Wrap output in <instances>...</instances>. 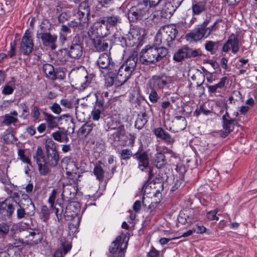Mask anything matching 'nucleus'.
I'll list each match as a JSON object with an SVG mask.
<instances>
[{
    "instance_id": "obj_1",
    "label": "nucleus",
    "mask_w": 257,
    "mask_h": 257,
    "mask_svg": "<svg viewBox=\"0 0 257 257\" xmlns=\"http://www.w3.org/2000/svg\"><path fill=\"white\" fill-rule=\"evenodd\" d=\"M147 46L145 49H142L140 53V61L145 65L154 64L160 61L168 54V50L164 47H157Z\"/></svg>"
},
{
    "instance_id": "obj_2",
    "label": "nucleus",
    "mask_w": 257,
    "mask_h": 257,
    "mask_svg": "<svg viewBox=\"0 0 257 257\" xmlns=\"http://www.w3.org/2000/svg\"><path fill=\"white\" fill-rule=\"evenodd\" d=\"M178 34L176 26L173 25L161 27L158 31L154 39V44L162 47H171Z\"/></svg>"
},
{
    "instance_id": "obj_3",
    "label": "nucleus",
    "mask_w": 257,
    "mask_h": 257,
    "mask_svg": "<svg viewBox=\"0 0 257 257\" xmlns=\"http://www.w3.org/2000/svg\"><path fill=\"white\" fill-rule=\"evenodd\" d=\"M150 9L149 2L144 0L130 8L127 13L128 19L130 22H134L146 18L148 15Z\"/></svg>"
},
{
    "instance_id": "obj_4",
    "label": "nucleus",
    "mask_w": 257,
    "mask_h": 257,
    "mask_svg": "<svg viewBox=\"0 0 257 257\" xmlns=\"http://www.w3.org/2000/svg\"><path fill=\"white\" fill-rule=\"evenodd\" d=\"M201 54V51L199 50L193 49L188 46H184L174 54L173 59L177 62H181L184 58L196 57Z\"/></svg>"
},
{
    "instance_id": "obj_5",
    "label": "nucleus",
    "mask_w": 257,
    "mask_h": 257,
    "mask_svg": "<svg viewBox=\"0 0 257 257\" xmlns=\"http://www.w3.org/2000/svg\"><path fill=\"white\" fill-rule=\"evenodd\" d=\"M16 209V216L18 219H27L35 214V207L31 206H27L23 204L22 201L15 202Z\"/></svg>"
},
{
    "instance_id": "obj_6",
    "label": "nucleus",
    "mask_w": 257,
    "mask_h": 257,
    "mask_svg": "<svg viewBox=\"0 0 257 257\" xmlns=\"http://www.w3.org/2000/svg\"><path fill=\"white\" fill-rule=\"evenodd\" d=\"M67 52L68 55L73 59H78L82 56L83 48L79 36H75L74 37Z\"/></svg>"
},
{
    "instance_id": "obj_7",
    "label": "nucleus",
    "mask_w": 257,
    "mask_h": 257,
    "mask_svg": "<svg viewBox=\"0 0 257 257\" xmlns=\"http://www.w3.org/2000/svg\"><path fill=\"white\" fill-rule=\"evenodd\" d=\"M34 43L32 39V34L29 30L26 31L21 43V51L25 55H29L33 51Z\"/></svg>"
},
{
    "instance_id": "obj_8",
    "label": "nucleus",
    "mask_w": 257,
    "mask_h": 257,
    "mask_svg": "<svg viewBox=\"0 0 257 257\" xmlns=\"http://www.w3.org/2000/svg\"><path fill=\"white\" fill-rule=\"evenodd\" d=\"M65 169L67 178L74 180V182L80 177L78 164L74 160L69 159L67 161Z\"/></svg>"
},
{
    "instance_id": "obj_9",
    "label": "nucleus",
    "mask_w": 257,
    "mask_h": 257,
    "mask_svg": "<svg viewBox=\"0 0 257 257\" xmlns=\"http://www.w3.org/2000/svg\"><path fill=\"white\" fill-rule=\"evenodd\" d=\"M15 209V203H14L10 199L0 202V214L5 219L11 218Z\"/></svg>"
},
{
    "instance_id": "obj_10",
    "label": "nucleus",
    "mask_w": 257,
    "mask_h": 257,
    "mask_svg": "<svg viewBox=\"0 0 257 257\" xmlns=\"http://www.w3.org/2000/svg\"><path fill=\"white\" fill-rule=\"evenodd\" d=\"M91 29L98 37H104L108 34V28L103 17L99 18L94 23Z\"/></svg>"
},
{
    "instance_id": "obj_11",
    "label": "nucleus",
    "mask_w": 257,
    "mask_h": 257,
    "mask_svg": "<svg viewBox=\"0 0 257 257\" xmlns=\"http://www.w3.org/2000/svg\"><path fill=\"white\" fill-rule=\"evenodd\" d=\"M37 37L40 38L44 46L49 47L52 50L56 48L57 36L55 34H51L49 32L40 33L37 34Z\"/></svg>"
},
{
    "instance_id": "obj_12",
    "label": "nucleus",
    "mask_w": 257,
    "mask_h": 257,
    "mask_svg": "<svg viewBox=\"0 0 257 257\" xmlns=\"http://www.w3.org/2000/svg\"><path fill=\"white\" fill-rule=\"evenodd\" d=\"M169 84L167 78L165 76L155 75L149 80V88L157 90H162L168 87Z\"/></svg>"
},
{
    "instance_id": "obj_13",
    "label": "nucleus",
    "mask_w": 257,
    "mask_h": 257,
    "mask_svg": "<svg viewBox=\"0 0 257 257\" xmlns=\"http://www.w3.org/2000/svg\"><path fill=\"white\" fill-rule=\"evenodd\" d=\"M43 157V150L41 147H38L34 158L35 159L39 166V170L40 174L42 175H46L49 171L48 165L44 163Z\"/></svg>"
},
{
    "instance_id": "obj_14",
    "label": "nucleus",
    "mask_w": 257,
    "mask_h": 257,
    "mask_svg": "<svg viewBox=\"0 0 257 257\" xmlns=\"http://www.w3.org/2000/svg\"><path fill=\"white\" fill-rule=\"evenodd\" d=\"M133 72L123 65H121L118 69L116 76V84L120 86L125 83L129 79Z\"/></svg>"
},
{
    "instance_id": "obj_15",
    "label": "nucleus",
    "mask_w": 257,
    "mask_h": 257,
    "mask_svg": "<svg viewBox=\"0 0 257 257\" xmlns=\"http://www.w3.org/2000/svg\"><path fill=\"white\" fill-rule=\"evenodd\" d=\"M208 22H204L201 26L186 35V39L190 42L197 41L204 37V27L207 26Z\"/></svg>"
},
{
    "instance_id": "obj_16",
    "label": "nucleus",
    "mask_w": 257,
    "mask_h": 257,
    "mask_svg": "<svg viewBox=\"0 0 257 257\" xmlns=\"http://www.w3.org/2000/svg\"><path fill=\"white\" fill-rule=\"evenodd\" d=\"M223 127L225 130V133L222 137H226L234 128V119L231 118L228 113H226L222 116Z\"/></svg>"
},
{
    "instance_id": "obj_17",
    "label": "nucleus",
    "mask_w": 257,
    "mask_h": 257,
    "mask_svg": "<svg viewBox=\"0 0 257 257\" xmlns=\"http://www.w3.org/2000/svg\"><path fill=\"white\" fill-rule=\"evenodd\" d=\"M42 158L44 163H46L49 166L52 167L56 166L59 160L58 152L47 153L45 156L43 155Z\"/></svg>"
},
{
    "instance_id": "obj_18",
    "label": "nucleus",
    "mask_w": 257,
    "mask_h": 257,
    "mask_svg": "<svg viewBox=\"0 0 257 257\" xmlns=\"http://www.w3.org/2000/svg\"><path fill=\"white\" fill-rule=\"evenodd\" d=\"M206 4L205 1H193L191 6L193 15L198 16L204 12L206 10Z\"/></svg>"
},
{
    "instance_id": "obj_19",
    "label": "nucleus",
    "mask_w": 257,
    "mask_h": 257,
    "mask_svg": "<svg viewBox=\"0 0 257 257\" xmlns=\"http://www.w3.org/2000/svg\"><path fill=\"white\" fill-rule=\"evenodd\" d=\"M18 114L17 111L14 110L9 114H6L4 116L2 124L4 125L10 126L12 124L15 125L19 120L17 118Z\"/></svg>"
},
{
    "instance_id": "obj_20",
    "label": "nucleus",
    "mask_w": 257,
    "mask_h": 257,
    "mask_svg": "<svg viewBox=\"0 0 257 257\" xmlns=\"http://www.w3.org/2000/svg\"><path fill=\"white\" fill-rule=\"evenodd\" d=\"M177 9V8L176 7V6L167 0V2H165L163 7L162 8L161 15L162 17L165 18L168 17H170L173 15Z\"/></svg>"
},
{
    "instance_id": "obj_21",
    "label": "nucleus",
    "mask_w": 257,
    "mask_h": 257,
    "mask_svg": "<svg viewBox=\"0 0 257 257\" xmlns=\"http://www.w3.org/2000/svg\"><path fill=\"white\" fill-rule=\"evenodd\" d=\"M136 158L139 161L138 167L141 171H144L149 166V157L147 152L137 153Z\"/></svg>"
},
{
    "instance_id": "obj_22",
    "label": "nucleus",
    "mask_w": 257,
    "mask_h": 257,
    "mask_svg": "<svg viewBox=\"0 0 257 257\" xmlns=\"http://www.w3.org/2000/svg\"><path fill=\"white\" fill-rule=\"evenodd\" d=\"M138 60V54L136 52H134L122 65L134 72L137 66Z\"/></svg>"
},
{
    "instance_id": "obj_23",
    "label": "nucleus",
    "mask_w": 257,
    "mask_h": 257,
    "mask_svg": "<svg viewBox=\"0 0 257 257\" xmlns=\"http://www.w3.org/2000/svg\"><path fill=\"white\" fill-rule=\"evenodd\" d=\"M198 210L192 209H189L184 210V216L181 218H184L185 222L187 223H192L196 221L198 219Z\"/></svg>"
},
{
    "instance_id": "obj_24",
    "label": "nucleus",
    "mask_w": 257,
    "mask_h": 257,
    "mask_svg": "<svg viewBox=\"0 0 257 257\" xmlns=\"http://www.w3.org/2000/svg\"><path fill=\"white\" fill-rule=\"evenodd\" d=\"M75 79L77 83L82 87L85 88L87 86L88 75L85 70L77 72Z\"/></svg>"
},
{
    "instance_id": "obj_25",
    "label": "nucleus",
    "mask_w": 257,
    "mask_h": 257,
    "mask_svg": "<svg viewBox=\"0 0 257 257\" xmlns=\"http://www.w3.org/2000/svg\"><path fill=\"white\" fill-rule=\"evenodd\" d=\"M101 38L97 36L96 38L92 39L93 46L97 51H105L108 47V44Z\"/></svg>"
},
{
    "instance_id": "obj_26",
    "label": "nucleus",
    "mask_w": 257,
    "mask_h": 257,
    "mask_svg": "<svg viewBox=\"0 0 257 257\" xmlns=\"http://www.w3.org/2000/svg\"><path fill=\"white\" fill-rule=\"evenodd\" d=\"M154 165L157 168H162L167 164V160L165 159V155L161 153H157L153 158Z\"/></svg>"
},
{
    "instance_id": "obj_27",
    "label": "nucleus",
    "mask_w": 257,
    "mask_h": 257,
    "mask_svg": "<svg viewBox=\"0 0 257 257\" xmlns=\"http://www.w3.org/2000/svg\"><path fill=\"white\" fill-rule=\"evenodd\" d=\"M97 64L99 68L106 69L110 65V57L108 54L102 53L98 58Z\"/></svg>"
},
{
    "instance_id": "obj_28",
    "label": "nucleus",
    "mask_w": 257,
    "mask_h": 257,
    "mask_svg": "<svg viewBox=\"0 0 257 257\" xmlns=\"http://www.w3.org/2000/svg\"><path fill=\"white\" fill-rule=\"evenodd\" d=\"M173 122L176 132L183 130L187 125L186 119L185 117L182 116H176Z\"/></svg>"
},
{
    "instance_id": "obj_29",
    "label": "nucleus",
    "mask_w": 257,
    "mask_h": 257,
    "mask_svg": "<svg viewBox=\"0 0 257 257\" xmlns=\"http://www.w3.org/2000/svg\"><path fill=\"white\" fill-rule=\"evenodd\" d=\"M43 71L46 75L52 80L58 78L56 72L54 71V67L51 64H46L43 66Z\"/></svg>"
},
{
    "instance_id": "obj_30",
    "label": "nucleus",
    "mask_w": 257,
    "mask_h": 257,
    "mask_svg": "<svg viewBox=\"0 0 257 257\" xmlns=\"http://www.w3.org/2000/svg\"><path fill=\"white\" fill-rule=\"evenodd\" d=\"M104 18L105 23L107 25V27H115L118 24L121 23V19L118 16L111 15L109 16L103 17Z\"/></svg>"
},
{
    "instance_id": "obj_31",
    "label": "nucleus",
    "mask_w": 257,
    "mask_h": 257,
    "mask_svg": "<svg viewBox=\"0 0 257 257\" xmlns=\"http://www.w3.org/2000/svg\"><path fill=\"white\" fill-rule=\"evenodd\" d=\"M228 44L231 48L233 53H236L239 50V41L237 38L234 35H232L228 38Z\"/></svg>"
},
{
    "instance_id": "obj_32",
    "label": "nucleus",
    "mask_w": 257,
    "mask_h": 257,
    "mask_svg": "<svg viewBox=\"0 0 257 257\" xmlns=\"http://www.w3.org/2000/svg\"><path fill=\"white\" fill-rule=\"evenodd\" d=\"M121 240L120 236H117L116 239L112 242L111 245L109 247V251L110 255L109 256L117 257L118 252H117L118 250L119 242Z\"/></svg>"
},
{
    "instance_id": "obj_33",
    "label": "nucleus",
    "mask_w": 257,
    "mask_h": 257,
    "mask_svg": "<svg viewBox=\"0 0 257 257\" xmlns=\"http://www.w3.org/2000/svg\"><path fill=\"white\" fill-rule=\"evenodd\" d=\"M45 147L46 149L45 153H51L58 152L56 149V144L51 139H47L45 140Z\"/></svg>"
},
{
    "instance_id": "obj_34",
    "label": "nucleus",
    "mask_w": 257,
    "mask_h": 257,
    "mask_svg": "<svg viewBox=\"0 0 257 257\" xmlns=\"http://www.w3.org/2000/svg\"><path fill=\"white\" fill-rule=\"evenodd\" d=\"M193 80H197V85L200 86L204 82L205 80L204 75L198 70H197L195 73L191 76Z\"/></svg>"
},
{
    "instance_id": "obj_35",
    "label": "nucleus",
    "mask_w": 257,
    "mask_h": 257,
    "mask_svg": "<svg viewBox=\"0 0 257 257\" xmlns=\"http://www.w3.org/2000/svg\"><path fill=\"white\" fill-rule=\"evenodd\" d=\"M93 127V124L90 122L84 124L79 130L78 133L81 135L87 136L90 133Z\"/></svg>"
},
{
    "instance_id": "obj_36",
    "label": "nucleus",
    "mask_w": 257,
    "mask_h": 257,
    "mask_svg": "<svg viewBox=\"0 0 257 257\" xmlns=\"http://www.w3.org/2000/svg\"><path fill=\"white\" fill-rule=\"evenodd\" d=\"M93 173L97 179L102 182L104 178V171L100 165H96L93 169Z\"/></svg>"
},
{
    "instance_id": "obj_37",
    "label": "nucleus",
    "mask_w": 257,
    "mask_h": 257,
    "mask_svg": "<svg viewBox=\"0 0 257 257\" xmlns=\"http://www.w3.org/2000/svg\"><path fill=\"white\" fill-rule=\"evenodd\" d=\"M219 42L208 41L205 44V48L208 51L214 53L218 49Z\"/></svg>"
},
{
    "instance_id": "obj_38",
    "label": "nucleus",
    "mask_w": 257,
    "mask_h": 257,
    "mask_svg": "<svg viewBox=\"0 0 257 257\" xmlns=\"http://www.w3.org/2000/svg\"><path fill=\"white\" fill-rule=\"evenodd\" d=\"M10 231V225L4 222L0 223V239L4 238Z\"/></svg>"
},
{
    "instance_id": "obj_39",
    "label": "nucleus",
    "mask_w": 257,
    "mask_h": 257,
    "mask_svg": "<svg viewBox=\"0 0 257 257\" xmlns=\"http://www.w3.org/2000/svg\"><path fill=\"white\" fill-rule=\"evenodd\" d=\"M15 88L14 82L10 81L6 84L2 90V93L5 95H9L12 94Z\"/></svg>"
},
{
    "instance_id": "obj_40",
    "label": "nucleus",
    "mask_w": 257,
    "mask_h": 257,
    "mask_svg": "<svg viewBox=\"0 0 257 257\" xmlns=\"http://www.w3.org/2000/svg\"><path fill=\"white\" fill-rule=\"evenodd\" d=\"M144 114L138 117L135 121V126L136 128L138 130H141L147 122V120L144 118Z\"/></svg>"
},
{
    "instance_id": "obj_41",
    "label": "nucleus",
    "mask_w": 257,
    "mask_h": 257,
    "mask_svg": "<svg viewBox=\"0 0 257 257\" xmlns=\"http://www.w3.org/2000/svg\"><path fill=\"white\" fill-rule=\"evenodd\" d=\"M114 84L115 86H118L116 84V77L115 76V73L112 74L111 72H109L107 77L105 79V85L106 86H111Z\"/></svg>"
},
{
    "instance_id": "obj_42",
    "label": "nucleus",
    "mask_w": 257,
    "mask_h": 257,
    "mask_svg": "<svg viewBox=\"0 0 257 257\" xmlns=\"http://www.w3.org/2000/svg\"><path fill=\"white\" fill-rule=\"evenodd\" d=\"M143 205L148 209L155 207L157 202H153L150 197L144 196L142 199Z\"/></svg>"
},
{
    "instance_id": "obj_43",
    "label": "nucleus",
    "mask_w": 257,
    "mask_h": 257,
    "mask_svg": "<svg viewBox=\"0 0 257 257\" xmlns=\"http://www.w3.org/2000/svg\"><path fill=\"white\" fill-rule=\"evenodd\" d=\"M150 89V92L149 93V100L152 103H156L158 102L160 98L158 93L157 92V90L153 89V88H149Z\"/></svg>"
},
{
    "instance_id": "obj_44",
    "label": "nucleus",
    "mask_w": 257,
    "mask_h": 257,
    "mask_svg": "<svg viewBox=\"0 0 257 257\" xmlns=\"http://www.w3.org/2000/svg\"><path fill=\"white\" fill-rule=\"evenodd\" d=\"M37 234H39V233H36L35 230L32 229L26 230L23 232V235L28 239L27 241H32Z\"/></svg>"
},
{
    "instance_id": "obj_45",
    "label": "nucleus",
    "mask_w": 257,
    "mask_h": 257,
    "mask_svg": "<svg viewBox=\"0 0 257 257\" xmlns=\"http://www.w3.org/2000/svg\"><path fill=\"white\" fill-rule=\"evenodd\" d=\"M50 210L46 205L42 206L41 210V216L43 221L46 222L49 218Z\"/></svg>"
},
{
    "instance_id": "obj_46",
    "label": "nucleus",
    "mask_w": 257,
    "mask_h": 257,
    "mask_svg": "<svg viewBox=\"0 0 257 257\" xmlns=\"http://www.w3.org/2000/svg\"><path fill=\"white\" fill-rule=\"evenodd\" d=\"M78 11L83 12V14H89L90 8L88 6V2L84 1L81 2L79 5Z\"/></svg>"
},
{
    "instance_id": "obj_47",
    "label": "nucleus",
    "mask_w": 257,
    "mask_h": 257,
    "mask_svg": "<svg viewBox=\"0 0 257 257\" xmlns=\"http://www.w3.org/2000/svg\"><path fill=\"white\" fill-rule=\"evenodd\" d=\"M121 160H127L132 156V152L129 149H123L120 153Z\"/></svg>"
},
{
    "instance_id": "obj_48",
    "label": "nucleus",
    "mask_w": 257,
    "mask_h": 257,
    "mask_svg": "<svg viewBox=\"0 0 257 257\" xmlns=\"http://www.w3.org/2000/svg\"><path fill=\"white\" fill-rule=\"evenodd\" d=\"M65 240L64 237H60L59 238L61 247L63 249L64 254H66L71 249V246L68 243L66 244Z\"/></svg>"
},
{
    "instance_id": "obj_49",
    "label": "nucleus",
    "mask_w": 257,
    "mask_h": 257,
    "mask_svg": "<svg viewBox=\"0 0 257 257\" xmlns=\"http://www.w3.org/2000/svg\"><path fill=\"white\" fill-rule=\"evenodd\" d=\"M141 29L139 28H134L131 29L130 34L132 36L133 38L136 40H139L141 36Z\"/></svg>"
},
{
    "instance_id": "obj_50",
    "label": "nucleus",
    "mask_w": 257,
    "mask_h": 257,
    "mask_svg": "<svg viewBox=\"0 0 257 257\" xmlns=\"http://www.w3.org/2000/svg\"><path fill=\"white\" fill-rule=\"evenodd\" d=\"M77 14L79 17L80 24H83L87 22L88 20V17L89 14H83V12L79 11Z\"/></svg>"
},
{
    "instance_id": "obj_51",
    "label": "nucleus",
    "mask_w": 257,
    "mask_h": 257,
    "mask_svg": "<svg viewBox=\"0 0 257 257\" xmlns=\"http://www.w3.org/2000/svg\"><path fill=\"white\" fill-rule=\"evenodd\" d=\"M63 136H65V133L62 132H56L52 134V137L54 139L59 142H62L63 141Z\"/></svg>"
},
{
    "instance_id": "obj_52",
    "label": "nucleus",
    "mask_w": 257,
    "mask_h": 257,
    "mask_svg": "<svg viewBox=\"0 0 257 257\" xmlns=\"http://www.w3.org/2000/svg\"><path fill=\"white\" fill-rule=\"evenodd\" d=\"M32 114L35 120L39 119L40 116V109L37 106H34L32 110Z\"/></svg>"
},
{
    "instance_id": "obj_53",
    "label": "nucleus",
    "mask_w": 257,
    "mask_h": 257,
    "mask_svg": "<svg viewBox=\"0 0 257 257\" xmlns=\"http://www.w3.org/2000/svg\"><path fill=\"white\" fill-rule=\"evenodd\" d=\"M22 199L24 200L25 203L23 204L27 205V206H31L32 207H35L34 203L32 202L31 199L29 197L27 194H22Z\"/></svg>"
},
{
    "instance_id": "obj_54",
    "label": "nucleus",
    "mask_w": 257,
    "mask_h": 257,
    "mask_svg": "<svg viewBox=\"0 0 257 257\" xmlns=\"http://www.w3.org/2000/svg\"><path fill=\"white\" fill-rule=\"evenodd\" d=\"M161 139L168 144H172L174 142V139L167 132L164 133L163 137Z\"/></svg>"
},
{
    "instance_id": "obj_55",
    "label": "nucleus",
    "mask_w": 257,
    "mask_h": 257,
    "mask_svg": "<svg viewBox=\"0 0 257 257\" xmlns=\"http://www.w3.org/2000/svg\"><path fill=\"white\" fill-rule=\"evenodd\" d=\"M60 104L64 107L68 109H71L73 107V102L68 99H62L60 100Z\"/></svg>"
},
{
    "instance_id": "obj_56",
    "label": "nucleus",
    "mask_w": 257,
    "mask_h": 257,
    "mask_svg": "<svg viewBox=\"0 0 257 257\" xmlns=\"http://www.w3.org/2000/svg\"><path fill=\"white\" fill-rule=\"evenodd\" d=\"M56 194H57V192H56V190L54 189L52 191V192L50 194V196L49 197L48 202L51 205L50 207L51 208H53V207H54L55 200L56 197Z\"/></svg>"
},
{
    "instance_id": "obj_57",
    "label": "nucleus",
    "mask_w": 257,
    "mask_h": 257,
    "mask_svg": "<svg viewBox=\"0 0 257 257\" xmlns=\"http://www.w3.org/2000/svg\"><path fill=\"white\" fill-rule=\"evenodd\" d=\"M21 108L23 110L22 116L24 118H27L29 115V108L26 103H22L20 104Z\"/></svg>"
},
{
    "instance_id": "obj_58",
    "label": "nucleus",
    "mask_w": 257,
    "mask_h": 257,
    "mask_svg": "<svg viewBox=\"0 0 257 257\" xmlns=\"http://www.w3.org/2000/svg\"><path fill=\"white\" fill-rule=\"evenodd\" d=\"M18 155L20 157V159L24 163H26L27 164H30V161L29 159L25 156V152L23 150L20 149L18 151Z\"/></svg>"
},
{
    "instance_id": "obj_59",
    "label": "nucleus",
    "mask_w": 257,
    "mask_h": 257,
    "mask_svg": "<svg viewBox=\"0 0 257 257\" xmlns=\"http://www.w3.org/2000/svg\"><path fill=\"white\" fill-rule=\"evenodd\" d=\"M103 111L96 108H94L91 112L92 118L93 120H98L100 118V115Z\"/></svg>"
},
{
    "instance_id": "obj_60",
    "label": "nucleus",
    "mask_w": 257,
    "mask_h": 257,
    "mask_svg": "<svg viewBox=\"0 0 257 257\" xmlns=\"http://www.w3.org/2000/svg\"><path fill=\"white\" fill-rule=\"evenodd\" d=\"M153 132L157 138L161 139L165 132L163 128L159 127L155 128Z\"/></svg>"
},
{
    "instance_id": "obj_61",
    "label": "nucleus",
    "mask_w": 257,
    "mask_h": 257,
    "mask_svg": "<svg viewBox=\"0 0 257 257\" xmlns=\"http://www.w3.org/2000/svg\"><path fill=\"white\" fill-rule=\"evenodd\" d=\"M4 140L6 143L9 144L12 143L15 141L16 139L14 135L13 134L9 133L4 136Z\"/></svg>"
},
{
    "instance_id": "obj_62",
    "label": "nucleus",
    "mask_w": 257,
    "mask_h": 257,
    "mask_svg": "<svg viewBox=\"0 0 257 257\" xmlns=\"http://www.w3.org/2000/svg\"><path fill=\"white\" fill-rule=\"evenodd\" d=\"M176 170L179 173V178L183 179L184 175L186 173L185 166L183 165L177 166Z\"/></svg>"
},
{
    "instance_id": "obj_63",
    "label": "nucleus",
    "mask_w": 257,
    "mask_h": 257,
    "mask_svg": "<svg viewBox=\"0 0 257 257\" xmlns=\"http://www.w3.org/2000/svg\"><path fill=\"white\" fill-rule=\"evenodd\" d=\"M51 109L54 113L57 114H60L62 111V108L60 105L57 103H54L52 104L51 107Z\"/></svg>"
},
{
    "instance_id": "obj_64",
    "label": "nucleus",
    "mask_w": 257,
    "mask_h": 257,
    "mask_svg": "<svg viewBox=\"0 0 257 257\" xmlns=\"http://www.w3.org/2000/svg\"><path fill=\"white\" fill-rule=\"evenodd\" d=\"M4 257H20V254L14 250H8L5 251Z\"/></svg>"
}]
</instances>
